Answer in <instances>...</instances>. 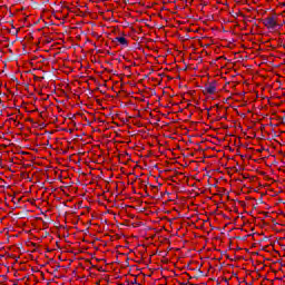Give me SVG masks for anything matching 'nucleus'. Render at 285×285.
Returning a JSON list of instances; mask_svg holds the SVG:
<instances>
[{"label": "nucleus", "instance_id": "obj_1", "mask_svg": "<svg viewBox=\"0 0 285 285\" xmlns=\"http://www.w3.org/2000/svg\"><path fill=\"white\" fill-rule=\"evenodd\" d=\"M263 23L269 30H275V28H277V21L275 20V17H273V16L265 18L263 20Z\"/></svg>", "mask_w": 285, "mask_h": 285}, {"label": "nucleus", "instance_id": "obj_2", "mask_svg": "<svg viewBox=\"0 0 285 285\" xmlns=\"http://www.w3.org/2000/svg\"><path fill=\"white\" fill-rule=\"evenodd\" d=\"M204 92L207 95H215L217 92V81H212L209 85H206Z\"/></svg>", "mask_w": 285, "mask_h": 285}, {"label": "nucleus", "instance_id": "obj_3", "mask_svg": "<svg viewBox=\"0 0 285 285\" xmlns=\"http://www.w3.org/2000/svg\"><path fill=\"white\" fill-rule=\"evenodd\" d=\"M115 41H118L120 46H128V40L124 37H116Z\"/></svg>", "mask_w": 285, "mask_h": 285}, {"label": "nucleus", "instance_id": "obj_4", "mask_svg": "<svg viewBox=\"0 0 285 285\" xmlns=\"http://www.w3.org/2000/svg\"><path fill=\"white\" fill-rule=\"evenodd\" d=\"M59 268H61V266L58 265V266L55 268V271H59Z\"/></svg>", "mask_w": 285, "mask_h": 285}, {"label": "nucleus", "instance_id": "obj_5", "mask_svg": "<svg viewBox=\"0 0 285 285\" xmlns=\"http://www.w3.org/2000/svg\"><path fill=\"white\" fill-rule=\"evenodd\" d=\"M31 246H37V244L36 243H31Z\"/></svg>", "mask_w": 285, "mask_h": 285}, {"label": "nucleus", "instance_id": "obj_6", "mask_svg": "<svg viewBox=\"0 0 285 285\" xmlns=\"http://www.w3.org/2000/svg\"><path fill=\"white\" fill-rule=\"evenodd\" d=\"M132 284H137V279H135V281L132 282Z\"/></svg>", "mask_w": 285, "mask_h": 285}, {"label": "nucleus", "instance_id": "obj_7", "mask_svg": "<svg viewBox=\"0 0 285 285\" xmlns=\"http://www.w3.org/2000/svg\"><path fill=\"white\" fill-rule=\"evenodd\" d=\"M225 282H227V283H228V279H227V278H225Z\"/></svg>", "mask_w": 285, "mask_h": 285}, {"label": "nucleus", "instance_id": "obj_8", "mask_svg": "<svg viewBox=\"0 0 285 285\" xmlns=\"http://www.w3.org/2000/svg\"><path fill=\"white\" fill-rule=\"evenodd\" d=\"M127 2V0H125V3Z\"/></svg>", "mask_w": 285, "mask_h": 285}]
</instances>
